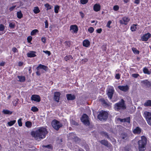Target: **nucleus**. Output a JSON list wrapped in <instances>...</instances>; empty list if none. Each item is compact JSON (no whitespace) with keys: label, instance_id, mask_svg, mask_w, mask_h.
<instances>
[{"label":"nucleus","instance_id":"obj_25","mask_svg":"<svg viewBox=\"0 0 151 151\" xmlns=\"http://www.w3.org/2000/svg\"><path fill=\"white\" fill-rule=\"evenodd\" d=\"M17 77L19 79V81L20 82H23L25 80V78L24 76H18Z\"/></svg>","mask_w":151,"mask_h":151},{"label":"nucleus","instance_id":"obj_43","mask_svg":"<svg viewBox=\"0 0 151 151\" xmlns=\"http://www.w3.org/2000/svg\"><path fill=\"white\" fill-rule=\"evenodd\" d=\"M42 147L47 148L51 150L52 149V147L51 145H43L42 146Z\"/></svg>","mask_w":151,"mask_h":151},{"label":"nucleus","instance_id":"obj_26","mask_svg":"<svg viewBox=\"0 0 151 151\" xmlns=\"http://www.w3.org/2000/svg\"><path fill=\"white\" fill-rule=\"evenodd\" d=\"M3 112L4 114H11L12 112L8 110L4 109L3 110Z\"/></svg>","mask_w":151,"mask_h":151},{"label":"nucleus","instance_id":"obj_3","mask_svg":"<svg viewBox=\"0 0 151 151\" xmlns=\"http://www.w3.org/2000/svg\"><path fill=\"white\" fill-rule=\"evenodd\" d=\"M141 139L138 141L139 149V151H145V146L147 143V139L144 136L141 137Z\"/></svg>","mask_w":151,"mask_h":151},{"label":"nucleus","instance_id":"obj_4","mask_svg":"<svg viewBox=\"0 0 151 151\" xmlns=\"http://www.w3.org/2000/svg\"><path fill=\"white\" fill-rule=\"evenodd\" d=\"M108 114L106 111H101L99 112L98 118L101 121H106L108 117Z\"/></svg>","mask_w":151,"mask_h":151},{"label":"nucleus","instance_id":"obj_46","mask_svg":"<svg viewBox=\"0 0 151 151\" xmlns=\"http://www.w3.org/2000/svg\"><path fill=\"white\" fill-rule=\"evenodd\" d=\"M75 136V134L73 133H70L69 134V139H72L71 137H74Z\"/></svg>","mask_w":151,"mask_h":151},{"label":"nucleus","instance_id":"obj_12","mask_svg":"<svg viewBox=\"0 0 151 151\" xmlns=\"http://www.w3.org/2000/svg\"><path fill=\"white\" fill-rule=\"evenodd\" d=\"M60 93L59 92H55L54 93V99L55 101L58 102L60 99Z\"/></svg>","mask_w":151,"mask_h":151},{"label":"nucleus","instance_id":"obj_40","mask_svg":"<svg viewBox=\"0 0 151 151\" xmlns=\"http://www.w3.org/2000/svg\"><path fill=\"white\" fill-rule=\"evenodd\" d=\"M38 31L37 29H34L33 30L31 33V35H35L36 33L38 32Z\"/></svg>","mask_w":151,"mask_h":151},{"label":"nucleus","instance_id":"obj_21","mask_svg":"<svg viewBox=\"0 0 151 151\" xmlns=\"http://www.w3.org/2000/svg\"><path fill=\"white\" fill-rule=\"evenodd\" d=\"M36 53V52L34 51H30L27 53V56L28 57L30 58L34 57L36 56V55L35 54Z\"/></svg>","mask_w":151,"mask_h":151},{"label":"nucleus","instance_id":"obj_28","mask_svg":"<svg viewBox=\"0 0 151 151\" xmlns=\"http://www.w3.org/2000/svg\"><path fill=\"white\" fill-rule=\"evenodd\" d=\"M33 12L35 14H37L40 12V10L38 6L34 7Z\"/></svg>","mask_w":151,"mask_h":151},{"label":"nucleus","instance_id":"obj_42","mask_svg":"<svg viewBox=\"0 0 151 151\" xmlns=\"http://www.w3.org/2000/svg\"><path fill=\"white\" fill-rule=\"evenodd\" d=\"M101 135H102L103 136H104L106 137H107V138H109V137L107 133L104 132H101Z\"/></svg>","mask_w":151,"mask_h":151},{"label":"nucleus","instance_id":"obj_18","mask_svg":"<svg viewBox=\"0 0 151 151\" xmlns=\"http://www.w3.org/2000/svg\"><path fill=\"white\" fill-rule=\"evenodd\" d=\"M141 132V129L139 127H136L133 131V132L134 134H139Z\"/></svg>","mask_w":151,"mask_h":151},{"label":"nucleus","instance_id":"obj_49","mask_svg":"<svg viewBox=\"0 0 151 151\" xmlns=\"http://www.w3.org/2000/svg\"><path fill=\"white\" fill-rule=\"evenodd\" d=\"M18 123L19 126L21 127L22 126V122L21 119H19V120L18 121Z\"/></svg>","mask_w":151,"mask_h":151},{"label":"nucleus","instance_id":"obj_36","mask_svg":"<svg viewBox=\"0 0 151 151\" xmlns=\"http://www.w3.org/2000/svg\"><path fill=\"white\" fill-rule=\"evenodd\" d=\"M59 6H58L56 5L55 6L54 10L55 12L56 13H58V10L59 9Z\"/></svg>","mask_w":151,"mask_h":151},{"label":"nucleus","instance_id":"obj_23","mask_svg":"<svg viewBox=\"0 0 151 151\" xmlns=\"http://www.w3.org/2000/svg\"><path fill=\"white\" fill-rule=\"evenodd\" d=\"M90 45V42L88 40H85L83 42V45L85 47H88Z\"/></svg>","mask_w":151,"mask_h":151},{"label":"nucleus","instance_id":"obj_27","mask_svg":"<svg viewBox=\"0 0 151 151\" xmlns=\"http://www.w3.org/2000/svg\"><path fill=\"white\" fill-rule=\"evenodd\" d=\"M100 143L106 146H108L109 145V143L106 140H102L100 142Z\"/></svg>","mask_w":151,"mask_h":151},{"label":"nucleus","instance_id":"obj_16","mask_svg":"<svg viewBox=\"0 0 151 151\" xmlns=\"http://www.w3.org/2000/svg\"><path fill=\"white\" fill-rule=\"evenodd\" d=\"M67 99L68 100H73L76 98L75 96L71 94H68L66 95Z\"/></svg>","mask_w":151,"mask_h":151},{"label":"nucleus","instance_id":"obj_22","mask_svg":"<svg viewBox=\"0 0 151 151\" xmlns=\"http://www.w3.org/2000/svg\"><path fill=\"white\" fill-rule=\"evenodd\" d=\"M100 9V6L99 4H95L93 6V9L96 12H98Z\"/></svg>","mask_w":151,"mask_h":151},{"label":"nucleus","instance_id":"obj_45","mask_svg":"<svg viewBox=\"0 0 151 151\" xmlns=\"http://www.w3.org/2000/svg\"><path fill=\"white\" fill-rule=\"evenodd\" d=\"M64 43L66 47H70V41H65V42Z\"/></svg>","mask_w":151,"mask_h":151},{"label":"nucleus","instance_id":"obj_32","mask_svg":"<svg viewBox=\"0 0 151 151\" xmlns=\"http://www.w3.org/2000/svg\"><path fill=\"white\" fill-rule=\"evenodd\" d=\"M73 59L72 56L71 55H68L66 56L64 58V59L66 61H67L68 60H69Z\"/></svg>","mask_w":151,"mask_h":151},{"label":"nucleus","instance_id":"obj_44","mask_svg":"<svg viewBox=\"0 0 151 151\" xmlns=\"http://www.w3.org/2000/svg\"><path fill=\"white\" fill-rule=\"evenodd\" d=\"M5 29L4 26L2 24H0V31H3Z\"/></svg>","mask_w":151,"mask_h":151},{"label":"nucleus","instance_id":"obj_19","mask_svg":"<svg viewBox=\"0 0 151 151\" xmlns=\"http://www.w3.org/2000/svg\"><path fill=\"white\" fill-rule=\"evenodd\" d=\"M70 30H72L74 32H77L78 30V27L76 25H71Z\"/></svg>","mask_w":151,"mask_h":151},{"label":"nucleus","instance_id":"obj_47","mask_svg":"<svg viewBox=\"0 0 151 151\" xmlns=\"http://www.w3.org/2000/svg\"><path fill=\"white\" fill-rule=\"evenodd\" d=\"M139 76V75L137 73H134L132 75V76L135 78H137Z\"/></svg>","mask_w":151,"mask_h":151},{"label":"nucleus","instance_id":"obj_17","mask_svg":"<svg viewBox=\"0 0 151 151\" xmlns=\"http://www.w3.org/2000/svg\"><path fill=\"white\" fill-rule=\"evenodd\" d=\"M118 120L120 121L121 122H127L129 123H130V118L129 117L122 119L118 118Z\"/></svg>","mask_w":151,"mask_h":151},{"label":"nucleus","instance_id":"obj_8","mask_svg":"<svg viewBox=\"0 0 151 151\" xmlns=\"http://www.w3.org/2000/svg\"><path fill=\"white\" fill-rule=\"evenodd\" d=\"M144 117L147 122V123L151 125V113L145 111L144 113Z\"/></svg>","mask_w":151,"mask_h":151},{"label":"nucleus","instance_id":"obj_11","mask_svg":"<svg viewBox=\"0 0 151 151\" xmlns=\"http://www.w3.org/2000/svg\"><path fill=\"white\" fill-rule=\"evenodd\" d=\"M118 88L120 90L124 92L127 91L129 89V87L127 85L125 86H119Z\"/></svg>","mask_w":151,"mask_h":151},{"label":"nucleus","instance_id":"obj_6","mask_svg":"<svg viewBox=\"0 0 151 151\" xmlns=\"http://www.w3.org/2000/svg\"><path fill=\"white\" fill-rule=\"evenodd\" d=\"M114 91V87L111 86H109L106 90V94L110 99H112Z\"/></svg>","mask_w":151,"mask_h":151},{"label":"nucleus","instance_id":"obj_30","mask_svg":"<svg viewBox=\"0 0 151 151\" xmlns=\"http://www.w3.org/2000/svg\"><path fill=\"white\" fill-rule=\"evenodd\" d=\"M17 17L19 19H21L23 15L21 11L17 12Z\"/></svg>","mask_w":151,"mask_h":151},{"label":"nucleus","instance_id":"obj_59","mask_svg":"<svg viewBox=\"0 0 151 151\" xmlns=\"http://www.w3.org/2000/svg\"><path fill=\"white\" fill-rule=\"evenodd\" d=\"M115 77L116 79H119L120 78V75L119 74H116Z\"/></svg>","mask_w":151,"mask_h":151},{"label":"nucleus","instance_id":"obj_58","mask_svg":"<svg viewBox=\"0 0 151 151\" xmlns=\"http://www.w3.org/2000/svg\"><path fill=\"white\" fill-rule=\"evenodd\" d=\"M41 40L42 42L45 43L46 42V38L45 37H42L41 38Z\"/></svg>","mask_w":151,"mask_h":151},{"label":"nucleus","instance_id":"obj_51","mask_svg":"<svg viewBox=\"0 0 151 151\" xmlns=\"http://www.w3.org/2000/svg\"><path fill=\"white\" fill-rule=\"evenodd\" d=\"M119 9V6L117 5H115L114 6L113 9L115 11H117Z\"/></svg>","mask_w":151,"mask_h":151},{"label":"nucleus","instance_id":"obj_41","mask_svg":"<svg viewBox=\"0 0 151 151\" xmlns=\"http://www.w3.org/2000/svg\"><path fill=\"white\" fill-rule=\"evenodd\" d=\"M45 6L47 8V10H48V9H51V6L48 3H47L45 4Z\"/></svg>","mask_w":151,"mask_h":151},{"label":"nucleus","instance_id":"obj_54","mask_svg":"<svg viewBox=\"0 0 151 151\" xmlns=\"http://www.w3.org/2000/svg\"><path fill=\"white\" fill-rule=\"evenodd\" d=\"M71 138L73 139L75 141H78L79 139V138L76 136L74 137H71Z\"/></svg>","mask_w":151,"mask_h":151},{"label":"nucleus","instance_id":"obj_37","mask_svg":"<svg viewBox=\"0 0 151 151\" xmlns=\"http://www.w3.org/2000/svg\"><path fill=\"white\" fill-rule=\"evenodd\" d=\"M132 50L133 52L135 54H139V51L137 50L136 48L132 47Z\"/></svg>","mask_w":151,"mask_h":151},{"label":"nucleus","instance_id":"obj_2","mask_svg":"<svg viewBox=\"0 0 151 151\" xmlns=\"http://www.w3.org/2000/svg\"><path fill=\"white\" fill-rule=\"evenodd\" d=\"M114 108L116 111L119 112L125 109L126 106L124 100L122 99L120 101L115 104L114 105Z\"/></svg>","mask_w":151,"mask_h":151},{"label":"nucleus","instance_id":"obj_48","mask_svg":"<svg viewBox=\"0 0 151 151\" xmlns=\"http://www.w3.org/2000/svg\"><path fill=\"white\" fill-rule=\"evenodd\" d=\"M94 29L93 27H90L88 29V31L90 33H92L93 32Z\"/></svg>","mask_w":151,"mask_h":151},{"label":"nucleus","instance_id":"obj_52","mask_svg":"<svg viewBox=\"0 0 151 151\" xmlns=\"http://www.w3.org/2000/svg\"><path fill=\"white\" fill-rule=\"evenodd\" d=\"M43 52L45 53L48 56H50L51 54V53L50 51H43Z\"/></svg>","mask_w":151,"mask_h":151},{"label":"nucleus","instance_id":"obj_33","mask_svg":"<svg viewBox=\"0 0 151 151\" xmlns=\"http://www.w3.org/2000/svg\"><path fill=\"white\" fill-rule=\"evenodd\" d=\"M143 72L147 74H150V72L147 68H144L143 69Z\"/></svg>","mask_w":151,"mask_h":151},{"label":"nucleus","instance_id":"obj_56","mask_svg":"<svg viewBox=\"0 0 151 151\" xmlns=\"http://www.w3.org/2000/svg\"><path fill=\"white\" fill-rule=\"evenodd\" d=\"M111 23V21H109L108 22L107 24V25H106L107 27L109 28H110V26Z\"/></svg>","mask_w":151,"mask_h":151},{"label":"nucleus","instance_id":"obj_13","mask_svg":"<svg viewBox=\"0 0 151 151\" xmlns=\"http://www.w3.org/2000/svg\"><path fill=\"white\" fill-rule=\"evenodd\" d=\"M151 35L149 33L145 34L142 37V39L143 41H147L148 39L150 37Z\"/></svg>","mask_w":151,"mask_h":151},{"label":"nucleus","instance_id":"obj_10","mask_svg":"<svg viewBox=\"0 0 151 151\" xmlns=\"http://www.w3.org/2000/svg\"><path fill=\"white\" fill-rule=\"evenodd\" d=\"M31 99L32 100L38 102H40L41 100L40 97L37 95H32L31 96Z\"/></svg>","mask_w":151,"mask_h":151},{"label":"nucleus","instance_id":"obj_14","mask_svg":"<svg viewBox=\"0 0 151 151\" xmlns=\"http://www.w3.org/2000/svg\"><path fill=\"white\" fill-rule=\"evenodd\" d=\"M99 101L104 106H109V103L107 100H105L104 99L102 98L99 99Z\"/></svg>","mask_w":151,"mask_h":151},{"label":"nucleus","instance_id":"obj_34","mask_svg":"<svg viewBox=\"0 0 151 151\" xmlns=\"http://www.w3.org/2000/svg\"><path fill=\"white\" fill-rule=\"evenodd\" d=\"M16 122L15 120H14L13 121H11L9 122H8L7 123L8 124L9 126H11L14 124Z\"/></svg>","mask_w":151,"mask_h":151},{"label":"nucleus","instance_id":"obj_64","mask_svg":"<svg viewBox=\"0 0 151 151\" xmlns=\"http://www.w3.org/2000/svg\"><path fill=\"white\" fill-rule=\"evenodd\" d=\"M76 151H84V150L81 148H78L77 150H76Z\"/></svg>","mask_w":151,"mask_h":151},{"label":"nucleus","instance_id":"obj_57","mask_svg":"<svg viewBox=\"0 0 151 151\" xmlns=\"http://www.w3.org/2000/svg\"><path fill=\"white\" fill-rule=\"evenodd\" d=\"M12 50L14 52H18V50L15 47H13L12 49Z\"/></svg>","mask_w":151,"mask_h":151},{"label":"nucleus","instance_id":"obj_7","mask_svg":"<svg viewBox=\"0 0 151 151\" xmlns=\"http://www.w3.org/2000/svg\"><path fill=\"white\" fill-rule=\"evenodd\" d=\"M81 120L84 124L88 125L90 124L88 116L86 114H84L81 118Z\"/></svg>","mask_w":151,"mask_h":151},{"label":"nucleus","instance_id":"obj_9","mask_svg":"<svg viewBox=\"0 0 151 151\" xmlns=\"http://www.w3.org/2000/svg\"><path fill=\"white\" fill-rule=\"evenodd\" d=\"M129 19L127 17H124L119 21V23L121 24L127 25L129 21Z\"/></svg>","mask_w":151,"mask_h":151},{"label":"nucleus","instance_id":"obj_39","mask_svg":"<svg viewBox=\"0 0 151 151\" xmlns=\"http://www.w3.org/2000/svg\"><path fill=\"white\" fill-rule=\"evenodd\" d=\"M9 27L11 28H14L15 27V24L14 23H10L9 24Z\"/></svg>","mask_w":151,"mask_h":151},{"label":"nucleus","instance_id":"obj_29","mask_svg":"<svg viewBox=\"0 0 151 151\" xmlns=\"http://www.w3.org/2000/svg\"><path fill=\"white\" fill-rule=\"evenodd\" d=\"M25 126L28 128H30L32 126V123L31 122L27 121L25 122Z\"/></svg>","mask_w":151,"mask_h":151},{"label":"nucleus","instance_id":"obj_50","mask_svg":"<svg viewBox=\"0 0 151 151\" xmlns=\"http://www.w3.org/2000/svg\"><path fill=\"white\" fill-rule=\"evenodd\" d=\"M80 2L82 4H85L88 2V0H81Z\"/></svg>","mask_w":151,"mask_h":151},{"label":"nucleus","instance_id":"obj_15","mask_svg":"<svg viewBox=\"0 0 151 151\" xmlns=\"http://www.w3.org/2000/svg\"><path fill=\"white\" fill-rule=\"evenodd\" d=\"M36 69L37 70H39V69H43L46 71H47L48 69L47 66L41 64H40L37 68Z\"/></svg>","mask_w":151,"mask_h":151},{"label":"nucleus","instance_id":"obj_1","mask_svg":"<svg viewBox=\"0 0 151 151\" xmlns=\"http://www.w3.org/2000/svg\"><path fill=\"white\" fill-rule=\"evenodd\" d=\"M48 133L46 129L44 127H41L37 130L35 131L32 132L31 134L36 139L40 140L45 137L46 135Z\"/></svg>","mask_w":151,"mask_h":151},{"label":"nucleus","instance_id":"obj_55","mask_svg":"<svg viewBox=\"0 0 151 151\" xmlns=\"http://www.w3.org/2000/svg\"><path fill=\"white\" fill-rule=\"evenodd\" d=\"M71 124H72L74 125H75L77 126L78 124V123L76 122H75V121L72 120L71 122Z\"/></svg>","mask_w":151,"mask_h":151},{"label":"nucleus","instance_id":"obj_5","mask_svg":"<svg viewBox=\"0 0 151 151\" xmlns=\"http://www.w3.org/2000/svg\"><path fill=\"white\" fill-rule=\"evenodd\" d=\"M51 125L54 129L58 130L63 126V124L59 121L55 119L53 120L51 122Z\"/></svg>","mask_w":151,"mask_h":151},{"label":"nucleus","instance_id":"obj_20","mask_svg":"<svg viewBox=\"0 0 151 151\" xmlns=\"http://www.w3.org/2000/svg\"><path fill=\"white\" fill-rule=\"evenodd\" d=\"M141 83L146 86L147 87L151 86V83L147 80H145L141 81Z\"/></svg>","mask_w":151,"mask_h":151},{"label":"nucleus","instance_id":"obj_60","mask_svg":"<svg viewBox=\"0 0 151 151\" xmlns=\"http://www.w3.org/2000/svg\"><path fill=\"white\" fill-rule=\"evenodd\" d=\"M102 29L101 28L98 29L96 30V31L98 33H100L102 32Z\"/></svg>","mask_w":151,"mask_h":151},{"label":"nucleus","instance_id":"obj_35","mask_svg":"<svg viewBox=\"0 0 151 151\" xmlns=\"http://www.w3.org/2000/svg\"><path fill=\"white\" fill-rule=\"evenodd\" d=\"M137 25L134 24L131 27V29L132 31H134L136 30L137 27Z\"/></svg>","mask_w":151,"mask_h":151},{"label":"nucleus","instance_id":"obj_63","mask_svg":"<svg viewBox=\"0 0 151 151\" xmlns=\"http://www.w3.org/2000/svg\"><path fill=\"white\" fill-rule=\"evenodd\" d=\"M15 6H12L9 9V10L10 11H12L14 9V8H15Z\"/></svg>","mask_w":151,"mask_h":151},{"label":"nucleus","instance_id":"obj_53","mask_svg":"<svg viewBox=\"0 0 151 151\" xmlns=\"http://www.w3.org/2000/svg\"><path fill=\"white\" fill-rule=\"evenodd\" d=\"M32 37L29 36L27 37V40L28 42H30L32 40Z\"/></svg>","mask_w":151,"mask_h":151},{"label":"nucleus","instance_id":"obj_24","mask_svg":"<svg viewBox=\"0 0 151 151\" xmlns=\"http://www.w3.org/2000/svg\"><path fill=\"white\" fill-rule=\"evenodd\" d=\"M145 106H151V100H148L146 101L144 104Z\"/></svg>","mask_w":151,"mask_h":151},{"label":"nucleus","instance_id":"obj_62","mask_svg":"<svg viewBox=\"0 0 151 151\" xmlns=\"http://www.w3.org/2000/svg\"><path fill=\"white\" fill-rule=\"evenodd\" d=\"M79 13L80 14L81 17L82 18H83L84 16V13L83 12H80Z\"/></svg>","mask_w":151,"mask_h":151},{"label":"nucleus","instance_id":"obj_38","mask_svg":"<svg viewBox=\"0 0 151 151\" xmlns=\"http://www.w3.org/2000/svg\"><path fill=\"white\" fill-rule=\"evenodd\" d=\"M31 110L33 112H36L38 111V109L37 107L34 106L32 107Z\"/></svg>","mask_w":151,"mask_h":151},{"label":"nucleus","instance_id":"obj_31","mask_svg":"<svg viewBox=\"0 0 151 151\" xmlns=\"http://www.w3.org/2000/svg\"><path fill=\"white\" fill-rule=\"evenodd\" d=\"M121 137L123 139L126 140L128 138L127 135L125 133H123L121 135Z\"/></svg>","mask_w":151,"mask_h":151},{"label":"nucleus","instance_id":"obj_61","mask_svg":"<svg viewBox=\"0 0 151 151\" xmlns=\"http://www.w3.org/2000/svg\"><path fill=\"white\" fill-rule=\"evenodd\" d=\"M45 28H47L48 27V23L47 22V20H46L45 22Z\"/></svg>","mask_w":151,"mask_h":151}]
</instances>
